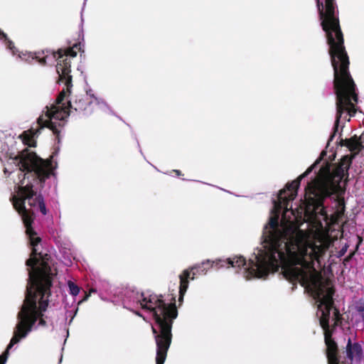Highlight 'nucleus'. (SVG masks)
<instances>
[{"label": "nucleus", "mask_w": 364, "mask_h": 364, "mask_svg": "<svg viewBox=\"0 0 364 364\" xmlns=\"http://www.w3.org/2000/svg\"><path fill=\"white\" fill-rule=\"evenodd\" d=\"M341 117H342L341 114L336 115L335 124H334V127H333V129H334L333 135H335L336 133L338 132V129H339V126H340L339 124H340V120L341 119Z\"/></svg>", "instance_id": "9b49d317"}, {"label": "nucleus", "mask_w": 364, "mask_h": 364, "mask_svg": "<svg viewBox=\"0 0 364 364\" xmlns=\"http://www.w3.org/2000/svg\"><path fill=\"white\" fill-rule=\"evenodd\" d=\"M68 287L69 293L73 296H77L80 291V287L70 280L68 282Z\"/></svg>", "instance_id": "9d476101"}, {"label": "nucleus", "mask_w": 364, "mask_h": 364, "mask_svg": "<svg viewBox=\"0 0 364 364\" xmlns=\"http://www.w3.org/2000/svg\"><path fill=\"white\" fill-rule=\"evenodd\" d=\"M69 115H40L38 118V127L31 128V129L24 131L21 134L18 135V139L24 145L29 147L35 146L37 138L39 134V129L46 127L52 130L59 139V134L60 128L63 127L67 122V117Z\"/></svg>", "instance_id": "423d86ee"}, {"label": "nucleus", "mask_w": 364, "mask_h": 364, "mask_svg": "<svg viewBox=\"0 0 364 364\" xmlns=\"http://www.w3.org/2000/svg\"><path fill=\"white\" fill-rule=\"evenodd\" d=\"M0 39L4 41L7 48L14 53V43L7 37V35L0 29Z\"/></svg>", "instance_id": "1a4fd4ad"}, {"label": "nucleus", "mask_w": 364, "mask_h": 364, "mask_svg": "<svg viewBox=\"0 0 364 364\" xmlns=\"http://www.w3.org/2000/svg\"><path fill=\"white\" fill-rule=\"evenodd\" d=\"M346 352L347 358L352 361L353 359H359L361 357L363 350L358 343H352L351 339L348 338Z\"/></svg>", "instance_id": "0eeeda50"}, {"label": "nucleus", "mask_w": 364, "mask_h": 364, "mask_svg": "<svg viewBox=\"0 0 364 364\" xmlns=\"http://www.w3.org/2000/svg\"><path fill=\"white\" fill-rule=\"evenodd\" d=\"M346 160H347V162H348V164L346 165V166L345 167V168L348 169L349 166H350V164L351 163V161L348 159L347 157L346 158Z\"/></svg>", "instance_id": "4468645a"}, {"label": "nucleus", "mask_w": 364, "mask_h": 364, "mask_svg": "<svg viewBox=\"0 0 364 364\" xmlns=\"http://www.w3.org/2000/svg\"><path fill=\"white\" fill-rule=\"evenodd\" d=\"M173 171L174 173H176V174L177 176H181V171H179V170H173Z\"/></svg>", "instance_id": "2eb2a0df"}, {"label": "nucleus", "mask_w": 364, "mask_h": 364, "mask_svg": "<svg viewBox=\"0 0 364 364\" xmlns=\"http://www.w3.org/2000/svg\"><path fill=\"white\" fill-rule=\"evenodd\" d=\"M321 26L325 32L328 53L333 69V89L336 96V114H356L362 111L357 107V88L350 73V59L344 46L339 11L335 0H316Z\"/></svg>", "instance_id": "7ed1b4c3"}, {"label": "nucleus", "mask_w": 364, "mask_h": 364, "mask_svg": "<svg viewBox=\"0 0 364 364\" xmlns=\"http://www.w3.org/2000/svg\"><path fill=\"white\" fill-rule=\"evenodd\" d=\"M22 220L32 247L31 257L26 261V265L28 267L26 294L21 310L17 314V322L14 328L13 337L6 350L0 355V364L6 363L9 350L15 344L26 338L33 330L47 326L44 313L48 305L52 278L56 274V268L51 266L50 257L40 251L41 238L33 230V220Z\"/></svg>", "instance_id": "f03ea898"}, {"label": "nucleus", "mask_w": 364, "mask_h": 364, "mask_svg": "<svg viewBox=\"0 0 364 364\" xmlns=\"http://www.w3.org/2000/svg\"><path fill=\"white\" fill-rule=\"evenodd\" d=\"M321 160L317 159L297 180L287 183L279 191L277 199L273 201L269 223L264 228V241L248 260L242 256L207 259L185 269L179 276V293L182 297L186 292L188 279L193 280L196 275L205 274L213 267H233L246 280L266 279L281 267L287 279L300 283L314 296L320 325L324 331L328 363L340 364L337 345L331 339L330 331V326H336L339 320L337 309H334L331 316L334 291L328 281H323L315 263L320 264L321 257L331 243L327 225L328 216L323 200L339 191L343 176L333 173L328 164L323 166L317 176L308 183L304 200L301 201L299 206L292 208L291 205L289 208V203L297 196L300 181Z\"/></svg>", "instance_id": "f257e3e1"}, {"label": "nucleus", "mask_w": 364, "mask_h": 364, "mask_svg": "<svg viewBox=\"0 0 364 364\" xmlns=\"http://www.w3.org/2000/svg\"><path fill=\"white\" fill-rule=\"evenodd\" d=\"M356 310L361 314H364V303H361L356 306Z\"/></svg>", "instance_id": "f8f14e48"}, {"label": "nucleus", "mask_w": 364, "mask_h": 364, "mask_svg": "<svg viewBox=\"0 0 364 364\" xmlns=\"http://www.w3.org/2000/svg\"><path fill=\"white\" fill-rule=\"evenodd\" d=\"M94 292H96V289H91L90 290V292H89L88 294H91V293H94Z\"/></svg>", "instance_id": "dca6fc26"}, {"label": "nucleus", "mask_w": 364, "mask_h": 364, "mask_svg": "<svg viewBox=\"0 0 364 364\" xmlns=\"http://www.w3.org/2000/svg\"><path fill=\"white\" fill-rule=\"evenodd\" d=\"M4 172H5V173H6V172H9V173H11V171H9V169H8V168H7V167H5V168H4Z\"/></svg>", "instance_id": "f3484780"}, {"label": "nucleus", "mask_w": 364, "mask_h": 364, "mask_svg": "<svg viewBox=\"0 0 364 364\" xmlns=\"http://www.w3.org/2000/svg\"><path fill=\"white\" fill-rule=\"evenodd\" d=\"M344 145L346 146L351 152H353L354 154L360 151L363 147L360 139L357 136L346 139Z\"/></svg>", "instance_id": "6e6552de"}, {"label": "nucleus", "mask_w": 364, "mask_h": 364, "mask_svg": "<svg viewBox=\"0 0 364 364\" xmlns=\"http://www.w3.org/2000/svg\"><path fill=\"white\" fill-rule=\"evenodd\" d=\"M124 305L127 308H141L149 311L155 320L152 331L156 344V364H164L171 342L173 321L177 317L174 304L165 302L161 296L132 291L126 296Z\"/></svg>", "instance_id": "20e7f679"}, {"label": "nucleus", "mask_w": 364, "mask_h": 364, "mask_svg": "<svg viewBox=\"0 0 364 364\" xmlns=\"http://www.w3.org/2000/svg\"><path fill=\"white\" fill-rule=\"evenodd\" d=\"M82 49L81 43H74L73 46L59 48L57 51L42 50L35 53V57L38 63L41 65H47V59L49 55L57 61L56 72L58 74V82H64L65 87L58 94L55 100L49 106L46 107V110L42 114H71L74 112H81L85 111L90 105V102L87 96H79L71 102L68 97L71 93L73 87V77L71 73V62L70 58H75L77 51Z\"/></svg>", "instance_id": "39448f33"}, {"label": "nucleus", "mask_w": 364, "mask_h": 364, "mask_svg": "<svg viewBox=\"0 0 364 364\" xmlns=\"http://www.w3.org/2000/svg\"><path fill=\"white\" fill-rule=\"evenodd\" d=\"M346 250H342L341 252H342V254H343L345 252Z\"/></svg>", "instance_id": "a211bd4d"}, {"label": "nucleus", "mask_w": 364, "mask_h": 364, "mask_svg": "<svg viewBox=\"0 0 364 364\" xmlns=\"http://www.w3.org/2000/svg\"><path fill=\"white\" fill-rule=\"evenodd\" d=\"M90 294H85V297H84L82 300H80V301H78V305H80V304H81L82 303H83V302L86 301L89 299V297H90Z\"/></svg>", "instance_id": "ddd939ff"}]
</instances>
